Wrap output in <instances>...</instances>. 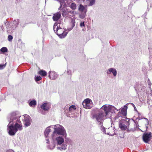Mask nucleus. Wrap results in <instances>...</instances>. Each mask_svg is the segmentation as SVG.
Wrapping results in <instances>:
<instances>
[{
  "instance_id": "obj_8",
  "label": "nucleus",
  "mask_w": 152,
  "mask_h": 152,
  "mask_svg": "<svg viewBox=\"0 0 152 152\" xmlns=\"http://www.w3.org/2000/svg\"><path fill=\"white\" fill-rule=\"evenodd\" d=\"M8 127L9 134L11 136L14 135L17 131V130L15 129V127L13 125H11L8 126Z\"/></svg>"
},
{
  "instance_id": "obj_12",
  "label": "nucleus",
  "mask_w": 152,
  "mask_h": 152,
  "mask_svg": "<svg viewBox=\"0 0 152 152\" xmlns=\"http://www.w3.org/2000/svg\"><path fill=\"white\" fill-rule=\"evenodd\" d=\"M61 17V13L59 12H58L54 15L53 19L54 21H56L58 20Z\"/></svg>"
},
{
  "instance_id": "obj_16",
  "label": "nucleus",
  "mask_w": 152,
  "mask_h": 152,
  "mask_svg": "<svg viewBox=\"0 0 152 152\" xmlns=\"http://www.w3.org/2000/svg\"><path fill=\"white\" fill-rule=\"evenodd\" d=\"M127 107L126 106H124V108L121 109V113L124 116H126V109Z\"/></svg>"
},
{
  "instance_id": "obj_5",
  "label": "nucleus",
  "mask_w": 152,
  "mask_h": 152,
  "mask_svg": "<svg viewBox=\"0 0 152 152\" xmlns=\"http://www.w3.org/2000/svg\"><path fill=\"white\" fill-rule=\"evenodd\" d=\"M104 116H105L104 112L102 111L100 112L99 113L95 115V117L96 120L98 122H100V124H102L101 121L103 120Z\"/></svg>"
},
{
  "instance_id": "obj_28",
  "label": "nucleus",
  "mask_w": 152,
  "mask_h": 152,
  "mask_svg": "<svg viewBox=\"0 0 152 152\" xmlns=\"http://www.w3.org/2000/svg\"><path fill=\"white\" fill-rule=\"evenodd\" d=\"M58 149H59L60 150H65V149H66V148L65 147V146L64 147H58Z\"/></svg>"
},
{
  "instance_id": "obj_17",
  "label": "nucleus",
  "mask_w": 152,
  "mask_h": 152,
  "mask_svg": "<svg viewBox=\"0 0 152 152\" xmlns=\"http://www.w3.org/2000/svg\"><path fill=\"white\" fill-rule=\"evenodd\" d=\"M39 74L42 77H45L47 75V72L43 70H41L39 71Z\"/></svg>"
},
{
  "instance_id": "obj_2",
  "label": "nucleus",
  "mask_w": 152,
  "mask_h": 152,
  "mask_svg": "<svg viewBox=\"0 0 152 152\" xmlns=\"http://www.w3.org/2000/svg\"><path fill=\"white\" fill-rule=\"evenodd\" d=\"M65 132V130L62 128L61 127H56L54 129V131L52 134V137L53 138L56 137V135H63Z\"/></svg>"
},
{
  "instance_id": "obj_4",
  "label": "nucleus",
  "mask_w": 152,
  "mask_h": 152,
  "mask_svg": "<svg viewBox=\"0 0 152 152\" xmlns=\"http://www.w3.org/2000/svg\"><path fill=\"white\" fill-rule=\"evenodd\" d=\"M152 137L151 133H144L142 136V139L144 142L146 143H148L151 140Z\"/></svg>"
},
{
  "instance_id": "obj_30",
  "label": "nucleus",
  "mask_w": 152,
  "mask_h": 152,
  "mask_svg": "<svg viewBox=\"0 0 152 152\" xmlns=\"http://www.w3.org/2000/svg\"><path fill=\"white\" fill-rule=\"evenodd\" d=\"M80 26L81 27L84 26V22H81L80 24Z\"/></svg>"
},
{
  "instance_id": "obj_31",
  "label": "nucleus",
  "mask_w": 152,
  "mask_h": 152,
  "mask_svg": "<svg viewBox=\"0 0 152 152\" xmlns=\"http://www.w3.org/2000/svg\"><path fill=\"white\" fill-rule=\"evenodd\" d=\"M148 33L149 34L152 33V27L148 29Z\"/></svg>"
},
{
  "instance_id": "obj_22",
  "label": "nucleus",
  "mask_w": 152,
  "mask_h": 152,
  "mask_svg": "<svg viewBox=\"0 0 152 152\" xmlns=\"http://www.w3.org/2000/svg\"><path fill=\"white\" fill-rule=\"evenodd\" d=\"M0 51H1L3 53L7 52L8 51V50L6 47H3L1 48L0 50Z\"/></svg>"
},
{
  "instance_id": "obj_23",
  "label": "nucleus",
  "mask_w": 152,
  "mask_h": 152,
  "mask_svg": "<svg viewBox=\"0 0 152 152\" xmlns=\"http://www.w3.org/2000/svg\"><path fill=\"white\" fill-rule=\"evenodd\" d=\"M85 7L81 4H80L79 8V10L80 11L83 12L85 10Z\"/></svg>"
},
{
  "instance_id": "obj_18",
  "label": "nucleus",
  "mask_w": 152,
  "mask_h": 152,
  "mask_svg": "<svg viewBox=\"0 0 152 152\" xmlns=\"http://www.w3.org/2000/svg\"><path fill=\"white\" fill-rule=\"evenodd\" d=\"M50 131L51 129L49 128H47L46 129L44 132L45 136V137H48Z\"/></svg>"
},
{
  "instance_id": "obj_1",
  "label": "nucleus",
  "mask_w": 152,
  "mask_h": 152,
  "mask_svg": "<svg viewBox=\"0 0 152 152\" xmlns=\"http://www.w3.org/2000/svg\"><path fill=\"white\" fill-rule=\"evenodd\" d=\"M53 30L56 32L57 34L61 38L65 37L68 32L64 31V29L60 27V24L58 22L55 23L53 26Z\"/></svg>"
},
{
  "instance_id": "obj_11",
  "label": "nucleus",
  "mask_w": 152,
  "mask_h": 152,
  "mask_svg": "<svg viewBox=\"0 0 152 152\" xmlns=\"http://www.w3.org/2000/svg\"><path fill=\"white\" fill-rule=\"evenodd\" d=\"M14 126L15 127V129H16L17 130L18 129L21 130L22 129V125L21 121L19 120H17V121L16 123Z\"/></svg>"
},
{
  "instance_id": "obj_3",
  "label": "nucleus",
  "mask_w": 152,
  "mask_h": 152,
  "mask_svg": "<svg viewBox=\"0 0 152 152\" xmlns=\"http://www.w3.org/2000/svg\"><path fill=\"white\" fill-rule=\"evenodd\" d=\"M129 123L125 120H122L119 124V127L122 130H127L129 128Z\"/></svg>"
},
{
  "instance_id": "obj_15",
  "label": "nucleus",
  "mask_w": 152,
  "mask_h": 152,
  "mask_svg": "<svg viewBox=\"0 0 152 152\" xmlns=\"http://www.w3.org/2000/svg\"><path fill=\"white\" fill-rule=\"evenodd\" d=\"M56 140L57 141L58 144V145L61 144L64 142V140L61 137H59L56 139Z\"/></svg>"
},
{
  "instance_id": "obj_13",
  "label": "nucleus",
  "mask_w": 152,
  "mask_h": 152,
  "mask_svg": "<svg viewBox=\"0 0 152 152\" xmlns=\"http://www.w3.org/2000/svg\"><path fill=\"white\" fill-rule=\"evenodd\" d=\"M107 73L110 74L112 73L114 76H115L117 74V71L115 69L113 68H110L107 71Z\"/></svg>"
},
{
  "instance_id": "obj_21",
  "label": "nucleus",
  "mask_w": 152,
  "mask_h": 152,
  "mask_svg": "<svg viewBox=\"0 0 152 152\" xmlns=\"http://www.w3.org/2000/svg\"><path fill=\"white\" fill-rule=\"evenodd\" d=\"M70 7L72 10H74L76 8V5L74 3H72L70 6Z\"/></svg>"
},
{
  "instance_id": "obj_6",
  "label": "nucleus",
  "mask_w": 152,
  "mask_h": 152,
  "mask_svg": "<svg viewBox=\"0 0 152 152\" xmlns=\"http://www.w3.org/2000/svg\"><path fill=\"white\" fill-rule=\"evenodd\" d=\"M90 102L91 100L89 99H86L84 100L82 103L84 107L87 109L91 108V107Z\"/></svg>"
},
{
  "instance_id": "obj_19",
  "label": "nucleus",
  "mask_w": 152,
  "mask_h": 152,
  "mask_svg": "<svg viewBox=\"0 0 152 152\" xmlns=\"http://www.w3.org/2000/svg\"><path fill=\"white\" fill-rule=\"evenodd\" d=\"M37 104V102L35 100H32L29 103V105L32 107H34Z\"/></svg>"
},
{
  "instance_id": "obj_36",
  "label": "nucleus",
  "mask_w": 152,
  "mask_h": 152,
  "mask_svg": "<svg viewBox=\"0 0 152 152\" xmlns=\"http://www.w3.org/2000/svg\"><path fill=\"white\" fill-rule=\"evenodd\" d=\"M104 131H103V132L105 133V134H106V133H105V128H104Z\"/></svg>"
},
{
  "instance_id": "obj_24",
  "label": "nucleus",
  "mask_w": 152,
  "mask_h": 152,
  "mask_svg": "<svg viewBox=\"0 0 152 152\" xmlns=\"http://www.w3.org/2000/svg\"><path fill=\"white\" fill-rule=\"evenodd\" d=\"M87 1H88L90 3L89 4V6H92L93 5L95 2V0H86Z\"/></svg>"
},
{
  "instance_id": "obj_34",
  "label": "nucleus",
  "mask_w": 152,
  "mask_h": 152,
  "mask_svg": "<svg viewBox=\"0 0 152 152\" xmlns=\"http://www.w3.org/2000/svg\"><path fill=\"white\" fill-rule=\"evenodd\" d=\"M131 104H132V105L133 106V107H134L135 110V109H136V107L135 106V105H134V104H133V103H131Z\"/></svg>"
},
{
  "instance_id": "obj_10",
  "label": "nucleus",
  "mask_w": 152,
  "mask_h": 152,
  "mask_svg": "<svg viewBox=\"0 0 152 152\" xmlns=\"http://www.w3.org/2000/svg\"><path fill=\"white\" fill-rule=\"evenodd\" d=\"M57 77V75L55 72L50 71L49 72V77L50 79L54 80L56 79Z\"/></svg>"
},
{
  "instance_id": "obj_27",
  "label": "nucleus",
  "mask_w": 152,
  "mask_h": 152,
  "mask_svg": "<svg viewBox=\"0 0 152 152\" xmlns=\"http://www.w3.org/2000/svg\"><path fill=\"white\" fill-rule=\"evenodd\" d=\"M86 12L84 14H81L80 15V18L82 19L84 18L85 17Z\"/></svg>"
},
{
  "instance_id": "obj_7",
  "label": "nucleus",
  "mask_w": 152,
  "mask_h": 152,
  "mask_svg": "<svg viewBox=\"0 0 152 152\" xmlns=\"http://www.w3.org/2000/svg\"><path fill=\"white\" fill-rule=\"evenodd\" d=\"M102 109L104 110L105 116L106 117L109 113L110 112L111 110V106L109 105H104L102 107Z\"/></svg>"
},
{
  "instance_id": "obj_26",
  "label": "nucleus",
  "mask_w": 152,
  "mask_h": 152,
  "mask_svg": "<svg viewBox=\"0 0 152 152\" xmlns=\"http://www.w3.org/2000/svg\"><path fill=\"white\" fill-rule=\"evenodd\" d=\"M71 23L72 24V27L71 28V29H70V30L72 29L73 28V27L75 26V20H72V21Z\"/></svg>"
},
{
  "instance_id": "obj_9",
  "label": "nucleus",
  "mask_w": 152,
  "mask_h": 152,
  "mask_svg": "<svg viewBox=\"0 0 152 152\" xmlns=\"http://www.w3.org/2000/svg\"><path fill=\"white\" fill-rule=\"evenodd\" d=\"M23 121L25 126H28L30 125L31 123V119L29 116L28 115L24 117Z\"/></svg>"
},
{
  "instance_id": "obj_29",
  "label": "nucleus",
  "mask_w": 152,
  "mask_h": 152,
  "mask_svg": "<svg viewBox=\"0 0 152 152\" xmlns=\"http://www.w3.org/2000/svg\"><path fill=\"white\" fill-rule=\"evenodd\" d=\"M5 64H0V69H4L5 66Z\"/></svg>"
},
{
  "instance_id": "obj_32",
  "label": "nucleus",
  "mask_w": 152,
  "mask_h": 152,
  "mask_svg": "<svg viewBox=\"0 0 152 152\" xmlns=\"http://www.w3.org/2000/svg\"><path fill=\"white\" fill-rule=\"evenodd\" d=\"M7 152H14L13 150H9L7 151Z\"/></svg>"
},
{
  "instance_id": "obj_25",
  "label": "nucleus",
  "mask_w": 152,
  "mask_h": 152,
  "mask_svg": "<svg viewBox=\"0 0 152 152\" xmlns=\"http://www.w3.org/2000/svg\"><path fill=\"white\" fill-rule=\"evenodd\" d=\"M42 79V77L40 76H37L35 77V80L36 82Z\"/></svg>"
},
{
  "instance_id": "obj_35",
  "label": "nucleus",
  "mask_w": 152,
  "mask_h": 152,
  "mask_svg": "<svg viewBox=\"0 0 152 152\" xmlns=\"http://www.w3.org/2000/svg\"><path fill=\"white\" fill-rule=\"evenodd\" d=\"M8 39V40L10 41V42H11L12 41V39Z\"/></svg>"
},
{
  "instance_id": "obj_20",
  "label": "nucleus",
  "mask_w": 152,
  "mask_h": 152,
  "mask_svg": "<svg viewBox=\"0 0 152 152\" xmlns=\"http://www.w3.org/2000/svg\"><path fill=\"white\" fill-rule=\"evenodd\" d=\"M76 107L75 105H73L70 106L69 108V111L70 112L74 111L76 109Z\"/></svg>"
},
{
  "instance_id": "obj_14",
  "label": "nucleus",
  "mask_w": 152,
  "mask_h": 152,
  "mask_svg": "<svg viewBox=\"0 0 152 152\" xmlns=\"http://www.w3.org/2000/svg\"><path fill=\"white\" fill-rule=\"evenodd\" d=\"M41 108L43 110H48L49 108L48 104V103H44L41 106Z\"/></svg>"
},
{
  "instance_id": "obj_33",
  "label": "nucleus",
  "mask_w": 152,
  "mask_h": 152,
  "mask_svg": "<svg viewBox=\"0 0 152 152\" xmlns=\"http://www.w3.org/2000/svg\"><path fill=\"white\" fill-rule=\"evenodd\" d=\"M12 36L10 35H9L8 37V38H12Z\"/></svg>"
},
{
  "instance_id": "obj_37",
  "label": "nucleus",
  "mask_w": 152,
  "mask_h": 152,
  "mask_svg": "<svg viewBox=\"0 0 152 152\" xmlns=\"http://www.w3.org/2000/svg\"><path fill=\"white\" fill-rule=\"evenodd\" d=\"M47 140V143H48V142H49V140H48V139H47V140Z\"/></svg>"
}]
</instances>
